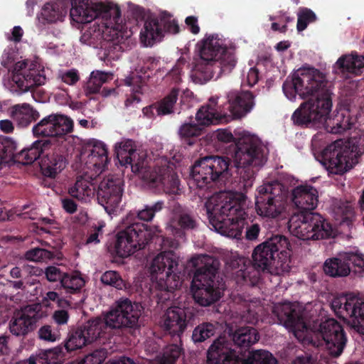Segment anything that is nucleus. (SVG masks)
Returning <instances> with one entry per match:
<instances>
[{
    "mask_svg": "<svg viewBox=\"0 0 364 364\" xmlns=\"http://www.w3.org/2000/svg\"><path fill=\"white\" fill-rule=\"evenodd\" d=\"M215 325L209 323L204 322L198 325L193 331L192 341L196 343H200L213 336L216 332Z\"/></svg>",
    "mask_w": 364,
    "mask_h": 364,
    "instance_id": "a19ab883",
    "label": "nucleus"
},
{
    "mask_svg": "<svg viewBox=\"0 0 364 364\" xmlns=\"http://www.w3.org/2000/svg\"><path fill=\"white\" fill-rule=\"evenodd\" d=\"M107 357V351L104 349L94 350L80 359L81 364H102Z\"/></svg>",
    "mask_w": 364,
    "mask_h": 364,
    "instance_id": "de8ad7c7",
    "label": "nucleus"
},
{
    "mask_svg": "<svg viewBox=\"0 0 364 364\" xmlns=\"http://www.w3.org/2000/svg\"><path fill=\"white\" fill-rule=\"evenodd\" d=\"M60 252L48 250L43 248L35 247L26 252L25 258L33 262H41L52 259L55 257L60 258Z\"/></svg>",
    "mask_w": 364,
    "mask_h": 364,
    "instance_id": "79ce46f5",
    "label": "nucleus"
},
{
    "mask_svg": "<svg viewBox=\"0 0 364 364\" xmlns=\"http://www.w3.org/2000/svg\"><path fill=\"white\" fill-rule=\"evenodd\" d=\"M246 191L237 192L233 189L229 197L206 203L205 208L210 225L223 235L240 238L247 225L245 212Z\"/></svg>",
    "mask_w": 364,
    "mask_h": 364,
    "instance_id": "1a4fd4ad",
    "label": "nucleus"
},
{
    "mask_svg": "<svg viewBox=\"0 0 364 364\" xmlns=\"http://www.w3.org/2000/svg\"><path fill=\"white\" fill-rule=\"evenodd\" d=\"M158 240L162 252L153 259L151 272L158 290L172 293L181 285L178 258L173 251L179 242L169 237H161Z\"/></svg>",
    "mask_w": 364,
    "mask_h": 364,
    "instance_id": "ddd939ff",
    "label": "nucleus"
},
{
    "mask_svg": "<svg viewBox=\"0 0 364 364\" xmlns=\"http://www.w3.org/2000/svg\"><path fill=\"white\" fill-rule=\"evenodd\" d=\"M0 129L5 133H11L14 130L13 123L9 119L1 120Z\"/></svg>",
    "mask_w": 364,
    "mask_h": 364,
    "instance_id": "338daca9",
    "label": "nucleus"
},
{
    "mask_svg": "<svg viewBox=\"0 0 364 364\" xmlns=\"http://www.w3.org/2000/svg\"><path fill=\"white\" fill-rule=\"evenodd\" d=\"M227 107L228 120L232 119H240L250 113L253 109L255 95L250 91L234 92L228 95Z\"/></svg>",
    "mask_w": 364,
    "mask_h": 364,
    "instance_id": "c756f323",
    "label": "nucleus"
},
{
    "mask_svg": "<svg viewBox=\"0 0 364 364\" xmlns=\"http://www.w3.org/2000/svg\"><path fill=\"white\" fill-rule=\"evenodd\" d=\"M11 80L21 91L31 90L33 97L36 101H40V95L44 94L38 89L46 80L43 70L27 68L25 62L19 61L14 65Z\"/></svg>",
    "mask_w": 364,
    "mask_h": 364,
    "instance_id": "aec40b11",
    "label": "nucleus"
},
{
    "mask_svg": "<svg viewBox=\"0 0 364 364\" xmlns=\"http://www.w3.org/2000/svg\"><path fill=\"white\" fill-rule=\"evenodd\" d=\"M66 272L62 270L60 267L56 266H49L45 270L46 277L49 282L59 281L60 284Z\"/></svg>",
    "mask_w": 364,
    "mask_h": 364,
    "instance_id": "8fccbe9b",
    "label": "nucleus"
},
{
    "mask_svg": "<svg viewBox=\"0 0 364 364\" xmlns=\"http://www.w3.org/2000/svg\"><path fill=\"white\" fill-rule=\"evenodd\" d=\"M352 267L364 271V255L358 251L343 252L338 257L326 259L323 269L325 274L330 277H342L348 276Z\"/></svg>",
    "mask_w": 364,
    "mask_h": 364,
    "instance_id": "b1692460",
    "label": "nucleus"
},
{
    "mask_svg": "<svg viewBox=\"0 0 364 364\" xmlns=\"http://www.w3.org/2000/svg\"><path fill=\"white\" fill-rule=\"evenodd\" d=\"M289 230L303 240H320L333 237L331 224L321 214L312 211L294 213L289 220Z\"/></svg>",
    "mask_w": 364,
    "mask_h": 364,
    "instance_id": "4468645a",
    "label": "nucleus"
},
{
    "mask_svg": "<svg viewBox=\"0 0 364 364\" xmlns=\"http://www.w3.org/2000/svg\"><path fill=\"white\" fill-rule=\"evenodd\" d=\"M259 80V71L256 68L250 69L247 73V81L251 85H255Z\"/></svg>",
    "mask_w": 364,
    "mask_h": 364,
    "instance_id": "e2e57ef3",
    "label": "nucleus"
},
{
    "mask_svg": "<svg viewBox=\"0 0 364 364\" xmlns=\"http://www.w3.org/2000/svg\"><path fill=\"white\" fill-rule=\"evenodd\" d=\"M291 244L282 235H274L258 245L252 252V265L236 272V282L256 287L261 281V271L271 274L289 272L291 267Z\"/></svg>",
    "mask_w": 364,
    "mask_h": 364,
    "instance_id": "20e7f679",
    "label": "nucleus"
},
{
    "mask_svg": "<svg viewBox=\"0 0 364 364\" xmlns=\"http://www.w3.org/2000/svg\"><path fill=\"white\" fill-rule=\"evenodd\" d=\"M100 279L104 284L114 287L118 289H122L124 286L123 279L115 271L105 272Z\"/></svg>",
    "mask_w": 364,
    "mask_h": 364,
    "instance_id": "49530a36",
    "label": "nucleus"
},
{
    "mask_svg": "<svg viewBox=\"0 0 364 364\" xmlns=\"http://www.w3.org/2000/svg\"><path fill=\"white\" fill-rule=\"evenodd\" d=\"M283 92L291 101L298 95L301 99H308L301 104L291 116L294 123L301 127H309L324 122L326 132L342 134L351 129L353 122L348 113H338L328 119L331 111V84L326 75L314 68H302L296 70L291 80L283 83Z\"/></svg>",
    "mask_w": 364,
    "mask_h": 364,
    "instance_id": "f257e3e1",
    "label": "nucleus"
},
{
    "mask_svg": "<svg viewBox=\"0 0 364 364\" xmlns=\"http://www.w3.org/2000/svg\"><path fill=\"white\" fill-rule=\"evenodd\" d=\"M63 347L55 348L52 350L45 351L36 356H31L28 358V364H58V361L55 358H53V355L59 357L63 353L62 350Z\"/></svg>",
    "mask_w": 364,
    "mask_h": 364,
    "instance_id": "37998d69",
    "label": "nucleus"
},
{
    "mask_svg": "<svg viewBox=\"0 0 364 364\" xmlns=\"http://www.w3.org/2000/svg\"><path fill=\"white\" fill-rule=\"evenodd\" d=\"M186 63V60L185 58H179L173 68L169 71L166 77L175 84H179L182 80L183 66Z\"/></svg>",
    "mask_w": 364,
    "mask_h": 364,
    "instance_id": "09e8293b",
    "label": "nucleus"
},
{
    "mask_svg": "<svg viewBox=\"0 0 364 364\" xmlns=\"http://www.w3.org/2000/svg\"><path fill=\"white\" fill-rule=\"evenodd\" d=\"M364 154V134H358L348 141L336 140L321 153L319 161L331 174L341 175L358 163Z\"/></svg>",
    "mask_w": 364,
    "mask_h": 364,
    "instance_id": "f8f14e48",
    "label": "nucleus"
},
{
    "mask_svg": "<svg viewBox=\"0 0 364 364\" xmlns=\"http://www.w3.org/2000/svg\"><path fill=\"white\" fill-rule=\"evenodd\" d=\"M43 316L41 304L27 305L14 312L9 321V331L16 337L25 338L37 328V323Z\"/></svg>",
    "mask_w": 364,
    "mask_h": 364,
    "instance_id": "412c9836",
    "label": "nucleus"
},
{
    "mask_svg": "<svg viewBox=\"0 0 364 364\" xmlns=\"http://www.w3.org/2000/svg\"><path fill=\"white\" fill-rule=\"evenodd\" d=\"M185 23L189 31L193 34H198L200 32V27L198 23V18L194 16H189L186 18Z\"/></svg>",
    "mask_w": 364,
    "mask_h": 364,
    "instance_id": "bf43d9fd",
    "label": "nucleus"
},
{
    "mask_svg": "<svg viewBox=\"0 0 364 364\" xmlns=\"http://www.w3.org/2000/svg\"><path fill=\"white\" fill-rule=\"evenodd\" d=\"M80 159L95 176L105 171L109 163L108 151L106 145L97 139H90L80 153Z\"/></svg>",
    "mask_w": 364,
    "mask_h": 364,
    "instance_id": "393cba45",
    "label": "nucleus"
},
{
    "mask_svg": "<svg viewBox=\"0 0 364 364\" xmlns=\"http://www.w3.org/2000/svg\"><path fill=\"white\" fill-rule=\"evenodd\" d=\"M197 45L200 58L191 75L195 83L205 84L213 77L218 79L231 73L236 66L235 49L225 46L218 34L205 36Z\"/></svg>",
    "mask_w": 364,
    "mask_h": 364,
    "instance_id": "0eeeda50",
    "label": "nucleus"
},
{
    "mask_svg": "<svg viewBox=\"0 0 364 364\" xmlns=\"http://www.w3.org/2000/svg\"><path fill=\"white\" fill-rule=\"evenodd\" d=\"M140 316L137 304H132L127 298L121 299L105 314L104 318L89 320L71 331L65 342L64 349L72 353L97 340H107L114 329L136 330L139 327Z\"/></svg>",
    "mask_w": 364,
    "mask_h": 364,
    "instance_id": "7ed1b4c3",
    "label": "nucleus"
},
{
    "mask_svg": "<svg viewBox=\"0 0 364 364\" xmlns=\"http://www.w3.org/2000/svg\"><path fill=\"white\" fill-rule=\"evenodd\" d=\"M23 34V31L21 26H14L11 32V36L9 38V39L14 42H20L21 41Z\"/></svg>",
    "mask_w": 364,
    "mask_h": 364,
    "instance_id": "69168bd1",
    "label": "nucleus"
},
{
    "mask_svg": "<svg viewBox=\"0 0 364 364\" xmlns=\"http://www.w3.org/2000/svg\"><path fill=\"white\" fill-rule=\"evenodd\" d=\"M179 95V89L173 87L170 92L160 101L156 102V114L164 116L174 112L173 108Z\"/></svg>",
    "mask_w": 364,
    "mask_h": 364,
    "instance_id": "ea45409f",
    "label": "nucleus"
},
{
    "mask_svg": "<svg viewBox=\"0 0 364 364\" xmlns=\"http://www.w3.org/2000/svg\"><path fill=\"white\" fill-rule=\"evenodd\" d=\"M105 223H98L97 225H95L90 234L87 236L86 244H97L100 242L99 236L102 235V228Z\"/></svg>",
    "mask_w": 364,
    "mask_h": 364,
    "instance_id": "603ef678",
    "label": "nucleus"
},
{
    "mask_svg": "<svg viewBox=\"0 0 364 364\" xmlns=\"http://www.w3.org/2000/svg\"><path fill=\"white\" fill-rule=\"evenodd\" d=\"M15 51L11 48H7L4 49L1 55V65L8 69L10 68L11 64L14 63L15 59Z\"/></svg>",
    "mask_w": 364,
    "mask_h": 364,
    "instance_id": "6e6d98bb",
    "label": "nucleus"
},
{
    "mask_svg": "<svg viewBox=\"0 0 364 364\" xmlns=\"http://www.w3.org/2000/svg\"><path fill=\"white\" fill-rule=\"evenodd\" d=\"M85 280L78 272H66L63 280L61 287L66 294H74L80 291L85 286Z\"/></svg>",
    "mask_w": 364,
    "mask_h": 364,
    "instance_id": "58836bf2",
    "label": "nucleus"
},
{
    "mask_svg": "<svg viewBox=\"0 0 364 364\" xmlns=\"http://www.w3.org/2000/svg\"><path fill=\"white\" fill-rule=\"evenodd\" d=\"M164 208V202L158 200L153 204L144 205L141 209L130 211L124 220L123 228L115 235L112 252L119 257L126 258L144 249L153 239L155 232L153 228L136 220L151 221ZM154 228L156 232H161L158 227Z\"/></svg>",
    "mask_w": 364,
    "mask_h": 364,
    "instance_id": "39448f33",
    "label": "nucleus"
},
{
    "mask_svg": "<svg viewBox=\"0 0 364 364\" xmlns=\"http://www.w3.org/2000/svg\"><path fill=\"white\" fill-rule=\"evenodd\" d=\"M40 117L39 112L27 104L16 105L13 112V118L18 126L25 128Z\"/></svg>",
    "mask_w": 364,
    "mask_h": 364,
    "instance_id": "f704fd0d",
    "label": "nucleus"
},
{
    "mask_svg": "<svg viewBox=\"0 0 364 364\" xmlns=\"http://www.w3.org/2000/svg\"><path fill=\"white\" fill-rule=\"evenodd\" d=\"M230 336L235 346L242 350H246L259 339L257 329L250 326L240 327L236 329Z\"/></svg>",
    "mask_w": 364,
    "mask_h": 364,
    "instance_id": "473e14b6",
    "label": "nucleus"
},
{
    "mask_svg": "<svg viewBox=\"0 0 364 364\" xmlns=\"http://www.w3.org/2000/svg\"><path fill=\"white\" fill-rule=\"evenodd\" d=\"M230 159L227 156H206L196 161L191 168L190 176L198 188L212 182L226 178L231 171Z\"/></svg>",
    "mask_w": 364,
    "mask_h": 364,
    "instance_id": "dca6fc26",
    "label": "nucleus"
},
{
    "mask_svg": "<svg viewBox=\"0 0 364 364\" xmlns=\"http://www.w3.org/2000/svg\"><path fill=\"white\" fill-rule=\"evenodd\" d=\"M194 317V312L188 308L170 307L164 315V331L172 336L181 338V335L187 328L188 324Z\"/></svg>",
    "mask_w": 364,
    "mask_h": 364,
    "instance_id": "bb28decb",
    "label": "nucleus"
},
{
    "mask_svg": "<svg viewBox=\"0 0 364 364\" xmlns=\"http://www.w3.org/2000/svg\"><path fill=\"white\" fill-rule=\"evenodd\" d=\"M207 364H278L271 353L264 350L252 352L245 360L237 355L225 337L214 341L207 352Z\"/></svg>",
    "mask_w": 364,
    "mask_h": 364,
    "instance_id": "2eb2a0df",
    "label": "nucleus"
},
{
    "mask_svg": "<svg viewBox=\"0 0 364 364\" xmlns=\"http://www.w3.org/2000/svg\"><path fill=\"white\" fill-rule=\"evenodd\" d=\"M65 139V136L55 137L54 148L46 153L41 159V168L46 177L55 178L66 166L65 151L59 145V139Z\"/></svg>",
    "mask_w": 364,
    "mask_h": 364,
    "instance_id": "7c9ffc66",
    "label": "nucleus"
},
{
    "mask_svg": "<svg viewBox=\"0 0 364 364\" xmlns=\"http://www.w3.org/2000/svg\"><path fill=\"white\" fill-rule=\"evenodd\" d=\"M331 306L336 316L354 328L364 330V301L353 294L335 296Z\"/></svg>",
    "mask_w": 364,
    "mask_h": 364,
    "instance_id": "f3484780",
    "label": "nucleus"
},
{
    "mask_svg": "<svg viewBox=\"0 0 364 364\" xmlns=\"http://www.w3.org/2000/svg\"><path fill=\"white\" fill-rule=\"evenodd\" d=\"M141 178L154 187H161L168 194L180 193V181L178 175L166 161L159 162L151 167L150 165L143 171Z\"/></svg>",
    "mask_w": 364,
    "mask_h": 364,
    "instance_id": "6ab92c4d",
    "label": "nucleus"
},
{
    "mask_svg": "<svg viewBox=\"0 0 364 364\" xmlns=\"http://www.w3.org/2000/svg\"><path fill=\"white\" fill-rule=\"evenodd\" d=\"M63 209L68 213H74L77 210V204L71 198H64L62 200Z\"/></svg>",
    "mask_w": 364,
    "mask_h": 364,
    "instance_id": "052dcab7",
    "label": "nucleus"
},
{
    "mask_svg": "<svg viewBox=\"0 0 364 364\" xmlns=\"http://www.w3.org/2000/svg\"><path fill=\"white\" fill-rule=\"evenodd\" d=\"M198 225L197 215L191 209L176 205L167 231L176 237L183 238L186 232L198 229Z\"/></svg>",
    "mask_w": 364,
    "mask_h": 364,
    "instance_id": "a878e982",
    "label": "nucleus"
},
{
    "mask_svg": "<svg viewBox=\"0 0 364 364\" xmlns=\"http://www.w3.org/2000/svg\"><path fill=\"white\" fill-rule=\"evenodd\" d=\"M124 192L123 179L115 175L103 178L98 186L97 198L109 214L114 213L119 208Z\"/></svg>",
    "mask_w": 364,
    "mask_h": 364,
    "instance_id": "4be33fe9",
    "label": "nucleus"
},
{
    "mask_svg": "<svg viewBox=\"0 0 364 364\" xmlns=\"http://www.w3.org/2000/svg\"><path fill=\"white\" fill-rule=\"evenodd\" d=\"M73 120L65 114L52 113L41 119L32 128L34 137L38 139L33 141L29 147L24 148L16 153L17 143L12 154L2 156L0 164L3 161L14 160L23 164H31L37 159L43 158L44 154L53 149L55 137H61L73 132Z\"/></svg>",
    "mask_w": 364,
    "mask_h": 364,
    "instance_id": "423d86ee",
    "label": "nucleus"
},
{
    "mask_svg": "<svg viewBox=\"0 0 364 364\" xmlns=\"http://www.w3.org/2000/svg\"><path fill=\"white\" fill-rule=\"evenodd\" d=\"M255 208L262 217L275 218L285 209V197L279 184H264L257 189Z\"/></svg>",
    "mask_w": 364,
    "mask_h": 364,
    "instance_id": "a211bd4d",
    "label": "nucleus"
},
{
    "mask_svg": "<svg viewBox=\"0 0 364 364\" xmlns=\"http://www.w3.org/2000/svg\"><path fill=\"white\" fill-rule=\"evenodd\" d=\"M245 228H246L245 238L247 240H255L257 238L260 232L259 225L257 223L249 224V221L247 219V225H245Z\"/></svg>",
    "mask_w": 364,
    "mask_h": 364,
    "instance_id": "864d4df0",
    "label": "nucleus"
},
{
    "mask_svg": "<svg viewBox=\"0 0 364 364\" xmlns=\"http://www.w3.org/2000/svg\"><path fill=\"white\" fill-rule=\"evenodd\" d=\"M336 65L342 73H357L364 68V55H358L357 53L344 55L338 59Z\"/></svg>",
    "mask_w": 364,
    "mask_h": 364,
    "instance_id": "c9c22d12",
    "label": "nucleus"
},
{
    "mask_svg": "<svg viewBox=\"0 0 364 364\" xmlns=\"http://www.w3.org/2000/svg\"><path fill=\"white\" fill-rule=\"evenodd\" d=\"M272 314L297 340L318 348H323L333 358L343 353L347 336L343 326L336 319L322 321L318 326H314V330L310 332L302 311L291 303L274 306Z\"/></svg>",
    "mask_w": 364,
    "mask_h": 364,
    "instance_id": "f03ea898",
    "label": "nucleus"
},
{
    "mask_svg": "<svg viewBox=\"0 0 364 364\" xmlns=\"http://www.w3.org/2000/svg\"><path fill=\"white\" fill-rule=\"evenodd\" d=\"M70 10L71 19L77 23H88L98 17L108 18L117 24L121 10L117 5L103 2L93 3L89 0H57L43 7L42 15L48 23L63 21ZM112 23V22H111Z\"/></svg>",
    "mask_w": 364,
    "mask_h": 364,
    "instance_id": "9d476101",
    "label": "nucleus"
},
{
    "mask_svg": "<svg viewBox=\"0 0 364 364\" xmlns=\"http://www.w3.org/2000/svg\"><path fill=\"white\" fill-rule=\"evenodd\" d=\"M337 212L338 213H341L343 216H346L348 214H350L353 211V208L351 205L349 203H343L341 202L337 205Z\"/></svg>",
    "mask_w": 364,
    "mask_h": 364,
    "instance_id": "680f3d73",
    "label": "nucleus"
},
{
    "mask_svg": "<svg viewBox=\"0 0 364 364\" xmlns=\"http://www.w3.org/2000/svg\"><path fill=\"white\" fill-rule=\"evenodd\" d=\"M59 295L57 292L53 291H48L43 299V304L46 306H49V301H55L57 303Z\"/></svg>",
    "mask_w": 364,
    "mask_h": 364,
    "instance_id": "0e129e2a",
    "label": "nucleus"
},
{
    "mask_svg": "<svg viewBox=\"0 0 364 364\" xmlns=\"http://www.w3.org/2000/svg\"><path fill=\"white\" fill-rule=\"evenodd\" d=\"M95 178L85 173L77 177L76 182L74 186L69 189L70 196L78 200H84L85 197H89L94 195L95 187L92 181Z\"/></svg>",
    "mask_w": 364,
    "mask_h": 364,
    "instance_id": "72a5a7b5",
    "label": "nucleus"
},
{
    "mask_svg": "<svg viewBox=\"0 0 364 364\" xmlns=\"http://www.w3.org/2000/svg\"><path fill=\"white\" fill-rule=\"evenodd\" d=\"M228 153L233 159L237 176L232 181L235 191H247L252 186L257 171L267 161V148L259 139L245 136L229 146Z\"/></svg>",
    "mask_w": 364,
    "mask_h": 364,
    "instance_id": "6e6552de",
    "label": "nucleus"
},
{
    "mask_svg": "<svg viewBox=\"0 0 364 364\" xmlns=\"http://www.w3.org/2000/svg\"><path fill=\"white\" fill-rule=\"evenodd\" d=\"M61 80L63 82L69 85H75L79 80V75L76 70H70L64 73L60 76Z\"/></svg>",
    "mask_w": 364,
    "mask_h": 364,
    "instance_id": "4d7b16f0",
    "label": "nucleus"
},
{
    "mask_svg": "<svg viewBox=\"0 0 364 364\" xmlns=\"http://www.w3.org/2000/svg\"><path fill=\"white\" fill-rule=\"evenodd\" d=\"M116 154L121 165H130L132 171L139 177L149 166L145 154L139 155L136 153L134 142L131 139L119 143L116 146Z\"/></svg>",
    "mask_w": 364,
    "mask_h": 364,
    "instance_id": "cd10ccee",
    "label": "nucleus"
},
{
    "mask_svg": "<svg viewBox=\"0 0 364 364\" xmlns=\"http://www.w3.org/2000/svg\"><path fill=\"white\" fill-rule=\"evenodd\" d=\"M196 124L204 131L210 125L228 122V112L225 107L218 106V98L210 97L207 104L201 106L196 114Z\"/></svg>",
    "mask_w": 364,
    "mask_h": 364,
    "instance_id": "c85d7f7f",
    "label": "nucleus"
},
{
    "mask_svg": "<svg viewBox=\"0 0 364 364\" xmlns=\"http://www.w3.org/2000/svg\"><path fill=\"white\" fill-rule=\"evenodd\" d=\"M112 78L113 74L111 73L100 70L92 71L89 80L83 87L86 96L97 93L102 87V85L112 80Z\"/></svg>",
    "mask_w": 364,
    "mask_h": 364,
    "instance_id": "e433bc0d",
    "label": "nucleus"
},
{
    "mask_svg": "<svg viewBox=\"0 0 364 364\" xmlns=\"http://www.w3.org/2000/svg\"><path fill=\"white\" fill-rule=\"evenodd\" d=\"M190 263L195 268L191 291L196 303L209 306L221 297L219 288V260L208 255L193 257Z\"/></svg>",
    "mask_w": 364,
    "mask_h": 364,
    "instance_id": "9b49d317",
    "label": "nucleus"
},
{
    "mask_svg": "<svg viewBox=\"0 0 364 364\" xmlns=\"http://www.w3.org/2000/svg\"><path fill=\"white\" fill-rule=\"evenodd\" d=\"M53 318L58 325H64L68 321L69 314L65 309L57 310L54 311Z\"/></svg>",
    "mask_w": 364,
    "mask_h": 364,
    "instance_id": "13d9d810",
    "label": "nucleus"
},
{
    "mask_svg": "<svg viewBox=\"0 0 364 364\" xmlns=\"http://www.w3.org/2000/svg\"><path fill=\"white\" fill-rule=\"evenodd\" d=\"M179 30V26L175 20L171 19V15L164 11L160 14L159 18L145 21L140 38L146 46H152L156 41L161 40L164 32L176 34Z\"/></svg>",
    "mask_w": 364,
    "mask_h": 364,
    "instance_id": "5701e85b",
    "label": "nucleus"
},
{
    "mask_svg": "<svg viewBox=\"0 0 364 364\" xmlns=\"http://www.w3.org/2000/svg\"><path fill=\"white\" fill-rule=\"evenodd\" d=\"M143 114L149 117H153L156 114V104H152L150 106L144 107L142 109Z\"/></svg>",
    "mask_w": 364,
    "mask_h": 364,
    "instance_id": "774afa93",
    "label": "nucleus"
},
{
    "mask_svg": "<svg viewBox=\"0 0 364 364\" xmlns=\"http://www.w3.org/2000/svg\"><path fill=\"white\" fill-rule=\"evenodd\" d=\"M183 353V348L178 344L168 345L164 349L161 360L169 364H174Z\"/></svg>",
    "mask_w": 364,
    "mask_h": 364,
    "instance_id": "a18cd8bd",
    "label": "nucleus"
},
{
    "mask_svg": "<svg viewBox=\"0 0 364 364\" xmlns=\"http://www.w3.org/2000/svg\"><path fill=\"white\" fill-rule=\"evenodd\" d=\"M292 202L297 208L294 213L312 211L318 204V191L311 185H300L294 188L291 193Z\"/></svg>",
    "mask_w": 364,
    "mask_h": 364,
    "instance_id": "2f4dec72",
    "label": "nucleus"
},
{
    "mask_svg": "<svg viewBox=\"0 0 364 364\" xmlns=\"http://www.w3.org/2000/svg\"><path fill=\"white\" fill-rule=\"evenodd\" d=\"M297 16L296 28L299 32L304 31L309 23L315 22L317 19L315 13L306 7L299 8Z\"/></svg>",
    "mask_w": 364,
    "mask_h": 364,
    "instance_id": "c03bdc74",
    "label": "nucleus"
},
{
    "mask_svg": "<svg viewBox=\"0 0 364 364\" xmlns=\"http://www.w3.org/2000/svg\"><path fill=\"white\" fill-rule=\"evenodd\" d=\"M178 134L183 144L191 146L196 144L203 130L196 123L186 122L181 125Z\"/></svg>",
    "mask_w": 364,
    "mask_h": 364,
    "instance_id": "4c0bfd02",
    "label": "nucleus"
},
{
    "mask_svg": "<svg viewBox=\"0 0 364 364\" xmlns=\"http://www.w3.org/2000/svg\"><path fill=\"white\" fill-rule=\"evenodd\" d=\"M38 333L39 338L41 340L47 341H55L56 340L55 334L53 333L52 327L50 325L41 326Z\"/></svg>",
    "mask_w": 364,
    "mask_h": 364,
    "instance_id": "5fc2aeb1",
    "label": "nucleus"
},
{
    "mask_svg": "<svg viewBox=\"0 0 364 364\" xmlns=\"http://www.w3.org/2000/svg\"><path fill=\"white\" fill-rule=\"evenodd\" d=\"M215 139L222 144L236 143L232 134L227 129H218L214 134Z\"/></svg>",
    "mask_w": 364,
    "mask_h": 364,
    "instance_id": "3c124183",
    "label": "nucleus"
}]
</instances>
